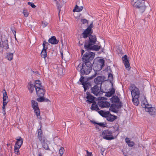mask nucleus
I'll return each mask as SVG.
<instances>
[{
	"mask_svg": "<svg viewBox=\"0 0 156 156\" xmlns=\"http://www.w3.org/2000/svg\"><path fill=\"white\" fill-rule=\"evenodd\" d=\"M48 23L45 21H43L42 22V25L43 27H46L48 25Z\"/></svg>",
	"mask_w": 156,
	"mask_h": 156,
	"instance_id": "c03bdc74",
	"label": "nucleus"
},
{
	"mask_svg": "<svg viewBox=\"0 0 156 156\" xmlns=\"http://www.w3.org/2000/svg\"><path fill=\"white\" fill-rule=\"evenodd\" d=\"M132 97H139L140 91L139 89L134 85H132L130 87Z\"/></svg>",
	"mask_w": 156,
	"mask_h": 156,
	"instance_id": "6e6552de",
	"label": "nucleus"
},
{
	"mask_svg": "<svg viewBox=\"0 0 156 156\" xmlns=\"http://www.w3.org/2000/svg\"><path fill=\"white\" fill-rule=\"evenodd\" d=\"M101 136L106 140H111L114 139L112 132L108 130H104L102 132Z\"/></svg>",
	"mask_w": 156,
	"mask_h": 156,
	"instance_id": "423d86ee",
	"label": "nucleus"
},
{
	"mask_svg": "<svg viewBox=\"0 0 156 156\" xmlns=\"http://www.w3.org/2000/svg\"><path fill=\"white\" fill-rule=\"evenodd\" d=\"M2 46L5 49H7L9 48V45L8 44V41L6 40L2 42Z\"/></svg>",
	"mask_w": 156,
	"mask_h": 156,
	"instance_id": "7c9ffc66",
	"label": "nucleus"
},
{
	"mask_svg": "<svg viewBox=\"0 0 156 156\" xmlns=\"http://www.w3.org/2000/svg\"><path fill=\"white\" fill-rule=\"evenodd\" d=\"M128 146L130 147H132L133 146L134 144V143L133 141H130L128 144Z\"/></svg>",
	"mask_w": 156,
	"mask_h": 156,
	"instance_id": "79ce46f5",
	"label": "nucleus"
},
{
	"mask_svg": "<svg viewBox=\"0 0 156 156\" xmlns=\"http://www.w3.org/2000/svg\"><path fill=\"white\" fill-rule=\"evenodd\" d=\"M32 106L34 111L37 117L39 118L40 117V111L38 106L37 103L34 100L31 101Z\"/></svg>",
	"mask_w": 156,
	"mask_h": 156,
	"instance_id": "1a4fd4ad",
	"label": "nucleus"
},
{
	"mask_svg": "<svg viewBox=\"0 0 156 156\" xmlns=\"http://www.w3.org/2000/svg\"><path fill=\"white\" fill-rule=\"evenodd\" d=\"M87 155L86 156H93L92 153L89 152L88 151H86Z\"/></svg>",
	"mask_w": 156,
	"mask_h": 156,
	"instance_id": "de8ad7c7",
	"label": "nucleus"
},
{
	"mask_svg": "<svg viewBox=\"0 0 156 156\" xmlns=\"http://www.w3.org/2000/svg\"><path fill=\"white\" fill-rule=\"evenodd\" d=\"M108 114V115H107V116H106V118L107 120L109 122H113L117 118V116L112 115L109 112Z\"/></svg>",
	"mask_w": 156,
	"mask_h": 156,
	"instance_id": "dca6fc26",
	"label": "nucleus"
},
{
	"mask_svg": "<svg viewBox=\"0 0 156 156\" xmlns=\"http://www.w3.org/2000/svg\"><path fill=\"white\" fill-rule=\"evenodd\" d=\"M84 77L83 76H81L80 79V81L82 83V84L83 86V87L84 89V90L85 91L87 89L88 86L87 84V83L85 82H83Z\"/></svg>",
	"mask_w": 156,
	"mask_h": 156,
	"instance_id": "4be33fe9",
	"label": "nucleus"
},
{
	"mask_svg": "<svg viewBox=\"0 0 156 156\" xmlns=\"http://www.w3.org/2000/svg\"><path fill=\"white\" fill-rule=\"evenodd\" d=\"M34 86L31 82H30L28 85V88L30 93H32L34 90Z\"/></svg>",
	"mask_w": 156,
	"mask_h": 156,
	"instance_id": "5701e85b",
	"label": "nucleus"
},
{
	"mask_svg": "<svg viewBox=\"0 0 156 156\" xmlns=\"http://www.w3.org/2000/svg\"><path fill=\"white\" fill-rule=\"evenodd\" d=\"M7 104L3 103L2 106V113L4 115H5L6 113L5 112V106H6Z\"/></svg>",
	"mask_w": 156,
	"mask_h": 156,
	"instance_id": "4c0bfd02",
	"label": "nucleus"
},
{
	"mask_svg": "<svg viewBox=\"0 0 156 156\" xmlns=\"http://www.w3.org/2000/svg\"><path fill=\"white\" fill-rule=\"evenodd\" d=\"M131 4L134 8L138 9L139 11L143 13L145 11L148 3L144 0H131Z\"/></svg>",
	"mask_w": 156,
	"mask_h": 156,
	"instance_id": "f03ea898",
	"label": "nucleus"
},
{
	"mask_svg": "<svg viewBox=\"0 0 156 156\" xmlns=\"http://www.w3.org/2000/svg\"><path fill=\"white\" fill-rule=\"evenodd\" d=\"M86 94L87 96L86 98L87 99L86 101V102L90 104L95 102L94 101V97L92 96L89 92H87Z\"/></svg>",
	"mask_w": 156,
	"mask_h": 156,
	"instance_id": "4468645a",
	"label": "nucleus"
},
{
	"mask_svg": "<svg viewBox=\"0 0 156 156\" xmlns=\"http://www.w3.org/2000/svg\"><path fill=\"white\" fill-rule=\"evenodd\" d=\"M81 22L83 24H85L86 23H88V20L85 19H82L81 20Z\"/></svg>",
	"mask_w": 156,
	"mask_h": 156,
	"instance_id": "a18cd8bd",
	"label": "nucleus"
},
{
	"mask_svg": "<svg viewBox=\"0 0 156 156\" xmlns=\"http://www.w3.org/2000/svg\"><path fill=\"white\" fill-rule=\"evenodd\" d=\"M96 76V74H95L94 75H93V76H92L90 77V79H92L93 78H94Z\"/></svg>",
	"mask_w": 156,
	"mask_h": 156,
	"instance_id": "603ef678",
	"label": "nucleus"
},
{
	"mask_svg": "<svg viewBox=\"0 0 156 156\" xmlns=\"http://www.w3.org/2000/svg\"><path fill=\"white\" fill-rule=\"evenodd\" d=\"M120 101V99L118 97L116 96H113L110 99V101L113 103H118Z\"/></svg>",
	"mask_w": 156,
	"mask_h": 156,
	"instance_id": "aec40b11",
	"label": "nucleus"
},
{
	"mask_svg": "<svg viewBox=\"0 0 156 156\" xmlns=\"http://www.w3.org/2000/svg\"><path fill=\"white\" fill-rule=\"evenodd\" d=\"M93 27V23L92 22L82 33L83 37L84 38L87 37H89V40L86 41L85 43L84 47L86 49L91 47V46L94 44L97 41L96 36L91 34L92 33V28Z\"/></svg>",
	"mask_w": 156,
	"mask_h": 156,
	"instance_id": "f257e3e1",
	"label": "nucleus"
},
{
	"mask_svg": "<svg viewBox=\"0 0 156 156\" xmlns=\"http://www.w3.org/2000/svg\"><path fill=\"white\" fill-rule=\"evenodd\" d=\"M115 89L114 88H112L110 91L106 93L105 96L107 97H111L115 93Z\"/></svg>",
	"mask_w": 156,
	"mask_h": 156,
	"instance_id": "bb28decb",
	"label": "nucleus"
},
{
	"mask_svg": "<svg viewBox=\"0 0 156 156\" xmlns=\"http://www.w3.org/2000/svg\"><path fill=\"white\" fill-rule=\"evenodd\" d=\"M92 110H95L97 112L99 110V109L97 105L96 104L95 102L92 103V105L91 107Z\"/></svg>",
	"mask_w": 156,
	"mask_h": 156,
	"instance_id": "393cba45",
	"label": "nucleus"
},
{
	"mask_svg": "<svg viewBox=\"0 0 156 156\" xmlns=\"http://www.w3.org/2000/svg\"><path fill=\"white\" fill-rule=\"evenodd\" d=\"M142 107L144 108L146 112H148L151 115L154 116L156 114V109L149 104L145 98L141 102Z\"/></svg>",
	"mask_w": 156,
	"mask_h": 156,
	"instance_id": "7ed1b4c3",
	"label": "nucleus"
},
{
	"mask_svg": "<svg viewBox=\"0 0 156 156\" xmlns=\"http://www.w3.org/2000/svg\"><path fill=\"white\" fill-rule=\"evenodd\" d=\"M3 103L7 104L8 102V98L5 90H3Z\"/></svg>",
	"mask_w": 156,
	"mask_h": 156,
	"instance_id": "f3484780",
	"label": "nucleus"
},
{
	"mask_svg": "<svg viewBox=\"0 0 156 156\" xmlns=\"http://www.w3.org/2000/svg\"><path fill=\"white\" fill-rule=\"evenodd\" d=\"M34 88L35 89L37 96H44L45 93V90L41 85V82L39 80L35 81Z\"/></svg>",
	"mask_w": 156,
	"mask_h": 156,
	"instance_id": "20e7f679",
	"label": "nucleus"
},
{
	"mask_svg": "<svg viewBox=\"0 0 156 156\" xmlns=\"http://www.w3.org/2000/svg\"><path fill=\"white\" fill-rule=\"evenodd\" d=\"M23 14L25 17H27L28 16V12L26 10H23Z\"/></svg>",
	"mask_w": 156,
	"mask_h": 156,
	"instance_id": "37998d69",
	"label": "nucleus"
},
{
	"mask_svg": "<svg viewBox=\"0 0 156 156\" xmlns=\"http://www.w3.org/2000/svg\"><path fill=\"white\" fill-rule=\"evenodd\" d=\"M132 100L134 104L136 105H138L139 104V101L138 99L139 97H132Z\"/></svg>",
	"mask_w": 156,
	"mask_h": 156,
	"instance_id": "c85d7f7f",
	"label": "nucleus"
},
{
	"mask_svg": "<svg viewBox=\"0 0 156 156\" xmlns=\"http://www.w3.org/2000/svg\"><path fill=\"white\" fill-rule=\"evenodd\" d=\"M94 53L91 52H87L83 55L82 58L84 62H89L92 60L94 57Z\"/></svg>",
	"mask_w": 156,
	"mask_h": 156,
	"instance_id": "0eeeda50",
	"label": "nucleus"
},
{
	"mask_svg": "<svg viewBox=\"0 0 156 156\" xmlns=\"http://www.w3.org/2000/svg\"><path fill=\"white\" fill-rule=\"evenodd\" d=\"M126 142L128 144L130 141V140L129 138L126 137L125 139Z\"/></svg>",
	"mask_w": 156,
	"mask_h": 156,
	"instance_id": "09e8293b",
	"label": "nucleus"
},
{
	"mask_svg": "<svg viewBox=\"0 0 156 156\" xmlns=\"http://www.w3.org/2000/svg\"><path fill=\"white\" fill-rule=\"evenodd\" d=\"M28 5L30 6H31L33 8H34L35 7V5L34 4L33 2H29L28 3Z\"/></svg>",
	"mask_w": 156,
	"mask_h": 156,
	"instance_id": "49530a36",
	"label": "nucleus"
},
{
	"mask_svg": "<svg viewBox=\"0 0 156 156\" xmlns=\"http://www.w3.org/2000/svg\"><path fill=\"white\" fill-rule=\"evenodd\" d=\"M83 7L82 6H78L77 5H76L75 8L73 10L74 12H80L83 9Z\"/></svg>",
	"mask_w": 156,
	"mask_h": 156,
	"instance_id": "a878e982",
	"label": "nucleus"
},
{
	"mask_svg": "<svg viewBox=\"0 0 156 156\" xmlns=\"http://www.w3.org/2000/svg\"><path fill=\"white\" fill-rule=\"evenodd\" d=\"M92 123L93 124H97L99 126L101 127H104L105 126V124L104 122L97 123L95 122L94 121Z\"/></svg>",
	"mask_w": 156,
	"mask_h": 156,
	"instance_id": "f704fd0d",
	"label": "nucleus"
},
{
	"mask_svg": "<svg viewBox=\"0 0 156 156\" xmlns=\"http://www.w3.org/2000/svg\"><path fill=\"white\" fill-rule=\"evenodd\" d=\"M55 0V1H56V0Z\"/></svg>",
	"mask_w": 156,
	"mask_h": 156,
	"instance_id": "bf43d9fd",
	"label": "nucleus"
},
{
	"mask_svg": "<svg viewBox=\"0 0 156 156\" xmlns=\"http://www.w3.org/2000/svg\"><path fill=\"white\" fill-rule=\"evenodd\" d=\"M20 146L17 145V144L15 145L14 146V152L16 153L17 154L18 152H19V149L20 148Z\"/></svg>",
	"mask_w": 156,
	"mask_h": 156,
	"instance_id": "72a5a7b5",
	"label": "nucleus"
},
{
	"mask_svg": "<svg viewBox=\"0 0 156 156\" xmlns=\"http://www.w3.org/2000/svg\"><path fill=\"white\" fill-rule=\"evenodd\" d=\"M13 53H8L6 58L9 60L11 61L13 58Z\"/></svg>",
	"mask_w": 156,
	"mask_h": 156,
	"instance_id": "2f4dec72",
	"label": "nucleus"
},
{
	"mask_svg": "<svg viewBox=\"0 0 156 156\" xmlns=\"http://www.w3.org/2000/svg\"><path fill=\"white\" fill-rule=\"evenodd\" d=\"M62 5H60L59 4H58V2L57 3V9L59 10V14L60 13V12L61 11L60 9L62 7Z\"/></svg>",
	"mask_w": 156,
	"mask_h": 156,
	"instance_id": "a19ab883",
	"label": "nucleus"
},
{
	"mask_svg": "<svg viewBox=\"0 0 156 156\" xmlns=\"http://www.w3.org/2000/svg\"><path fill=\"white\" fill-rule=\"evenodd\" d=\"M91 92L94 95L98 96L100 93L101 88L97 85H95L91 88Z\"/></svg>",
	"mask_w": 156,
	"mask_h": 156,
	"instance_id": "9b49d317",
	"label": "nucleus"
},
{
	"mask_svg": "<svg viewBox=\"0 0 156 156\" xmlns=\"http://www.w3.org/2000/svg\"><path fill=\"white\" fill-rule=\"evenodd\" d=\"M122 105V103L121 102L119 105L112 104L110 107L109 110L112 112H116L117 109L121 108Z\"/></svg>",
	"mask_w": 156,
	"mask_h": 156,
	"instance_id": "f8f14e48",
	"label": "nucleus"
},
{
	"mask_svg": "<svg viewBox=\"0 0 156 156\" xmlns=\"http://www.w3.org/2000/svg\"><path fill=\"white\" fill-rule=\"evenodd\" d=\"M108 77L109 78H110L111 79H112L113 78V76L111 73H109L108 75Z\"/></svg>",
	"mask_w": 156,
	"mask_h": 156,
	"instance_id": "8fccbe9b",
	"label": "nucleus"
},
{
	"mask_svg": "<svg viewBox=\"0 0 156 156\" xmlns=\"http://www.w3.org/2000/svg\"><path fill=\"white\" fill-rule=\"evenodd\" d=\"M84 50H82L81 51L82 55L83 53L84 52Z\"/></svg>",
	"mask_w": 156,
	"mask_h": 156,
	"instance_id": "5fc2aeb1",
	"label": "nucleus"
},
{
	"mask_svg": "<svg viewBox=\"0 0 156 156\" xmlns=\"http://www.w3.org/2000/svg\"><path fill=\"white\" fill-rule=\"evenodd\" d=\"M122 59L123 62L124 63L126 68L128 70H129L130 67L129 63V60L128 59L127 55H125L122 57Z\"/></svg>",
	"mask_w": 156,
	"mask_h": 156,
	"instance_id": "9d476101",
	"label": "nucleus"
},
{
	"mask_svg": "<svg viewBox=\"0 0 156 156\" xmlns=\"http://www.w3.org/2000/svg\"><path fill=\"white\" fill-rule=\"evenodd\" d=\"M98 112L102 117L106 118L107 115H108V113L109 112H105L103 110H101L100 111L99 110Z\"/></svg>",
	"mask_w": 156,
	"mask_h": 156,
	"instance_id": "b1692460",
	"label": "nucleus"
},
{
	"mask_svg": "<svg viewBox=\"0 0 156 156\" xmlns=\"http://www.w3.org/2000/svg\"><path fill=\"white\" fill-rule=\"evenodd\" d=\"M3 48H4L2 46H0V52H3Z\"/></svg>",
	"mask_w": 156,
	"mask_h": 156,
	"instance_id": "3c124183",
	"label": "nucleus"
},
{
	"mask_svg": "<svg viewBox=\"0 0 156 156\" xmlns=\"http://www.w3.org/2000/svg\"><path fill=\"white\" fill-rule=\"evenodd\" d=\"M102 80L103 79L102 76H98L94 79V82L97 84H101Z\"/></svg>",
	"mask_w": 156,
	"mask_h": 156,
	"instance_id": "412c9836",
	"label": "nucleus"
},
{
	"mask_svg": "<svg viewBox=\"0 0 156 156\" xmlns=\"http://www.w3.org/2000/svg\"><path fill=\"white\" fill-rule=\"evenodd\" d=\"M64 149L63 147H61L59 149V153L60 156H62L64 152Z\"/></svg>",
	"mask_w": 156,
	"mask_h": 156,
	"instance_id": "58836bf2",
	"label": "nucleus"
},
{
	"mask_svg": "<svg viewBox=\"0 0 156 156\" xmlns=\"http://www.w3.org/2000/svg\"><path fill=\"white\" fill-rule=\"evenodd\" d=\"M48 42L53 44H56L58 43L59 41L56 39L55 36H52L48 40Z\"/></svg>",
	"mask_w": 156,
	"mask_h": 156,
	"instance_id": "a211bd4d",
	"label": "nucleus"
},
{
	"mask_svg": "<svg viewBox=\"0 0 156 156\" xmlns=\"http://www.w3.org/2000/svg\"><path fill=\"white\" fill-rule=\"evenodd\" d=\"M105 62L104 60L103 59H101L99 61L100 65V66L101 69L104 65Z\"/></svg>",
	"mask_w": 156,
	"mask_h": 156,
	"instance_id": "c9c22d12",
	"label": "nucleus"
},
{
	"mask_svg": "<svg viewBox=\"0 0 156 156\" xmlns=\"http://www.w3.org/2000/svg\"><path fill=\"white\" fill-rule=\"evenodd\" d=\"M40 97L37 99V100L39 102H42L44 101V96H38Z\"/></svg>",
	"mask_w": 156,
	"mask_h": 156,
	"instance_id": "e433bc0d",
	"label": "nucleus"
},
{
	"mask_svg": "<svg viewBox=\"0 0 156 156\" xmlns=\"http://www.w3.org/2000/svg\"><path fill=\"white\" fill-rule=\"evenodd\" d=\"M96 128H98V126H96Z\"/></svg>",
	"mask_w": 156,
	"mask_h": 156,
	"instance_id": "13d9d810",
	"label": "nucleus"
},
{
	"mask_svg": "<svg viewBox=\"0 0 156 156\" xmlns=\"http://www.w3.org/2000/svg\"><path fill=\"white\" fill-rule=\"evenodd\" d=\"M38 156H42V155H41V154H39Z\"/></svg>",
	"mask_w": 156,
	"mask_h": 156,
	"instance_id": "4d7b16f0",
	"label": "nucleus"
},
{
	"mask_svg": "<svg viewBox=\"0 0 156 156\" xmlns=\"http://www.w3.org/2000/svg\"><path fill=\"white\" fill-rule=\"evenodd\" d=\"M84 62L80 70L81 73L83 74L87 75L90 72L92 69L91 64L90 62Z\"/></svg>",
	"mask_w": 156,
	"mask_h": 156,
	"instance_id": "39448f33",
	"label": "nucleus"
},
{
	"mask_svg": "<svg viewBox=\"0 0 156 156\" xmlns=\"http://www.w3.org/2000/svg\"><path fill=\"white\" fill-rule=\"evenodd\" d=\"M45 142V141L44 142H42V143H41L42 144L43 147L45 150H49L50 149L49 148L48 144Z\"/></svg>",
	"mask_w": 156,
	"mask_h": 156,
	"instance_id": "473e14b6",
	"label": "nucleus"
},
{
	"mask_svg": "<svg viewBox=\"0 0 156 156\" xmlns=\"http://www.w3.org/2000/svg\"><path fill=\"white\" fill-rule=\"evenodd\" d=\"M49 45V44L48 42H46L45 41L43 42L42 45L43 48L47 49L48 45Z\"/></svg>",
	"mask_w": 156,
	"mask_h": 156,
	"instance_id": "ea45409f",
	"label": "nucleus"
},
{
	"mask_svg": "<svg viewBox=\"0 0 156 156\" xmlns=\"http://www.w3.org/2000/svg\"><path fill=\"white\" fill-rule=\"evenodd\" d=\"M98 105L101 108H108L110 104L107 101H101L98 103Z\"/></svg>",
	"mask_w": 156,
	"mask_h": 156,
	"instance_id": "2eb2a0df",
	"label": "nucleus"
},
{
	"mask_svg": "<svg viewBox=\"0 0 156 156\" xmlns=\"http://www.w3.org/2000/svg\"><path fill=\"white\" fill-rule=\"evenodd\" d=\"M37 137L41 143L45 141L44 137L43 136L41 128H40L37 130Z\"/></svg>",
	"mask_w": 156,
	"mask_h": 156,
	"instance_id": "ddd939ff",
	"label": "nucleus"
},
{
	"mask_svg": "<svg viewBox=\"0 0 156 156\" xmlns=\"http://www.w3.org/2000/svg\"><path fill=\"white\" fill-rule=\"evenodd\" d=\"M101 45L100 44H99L98 45H92L91 46V47L90 48H88L86 49L87 50H94L95 51H98L99 49L101 48Z\"/></svg>",
	"mask_w": 156,
	"mask_h": 156,
	"instance_id": "6ab92c4d",
	"label": "nucleus"
},
{
	"mask_svg": "<svg viewBox=\"0 0 156 156\" xmlns=\"http://www.w3.org/2000/svg\"><path fill=\"white\" fill-rule=\"evenodd\" d=\"M60 53H61V56L62 58H63V52H62L61 51H60Z\"/></svg>",
	"mask_w": 156,
	"mask_h": 156,
	"instance_id": "864d4df0",
	"label": "nucleus"
},
{
	"mask_svg": "<svg viewBox=\"0 0 156 156\" xmlns=\"http://www.w3.org/2000/svg\"><path fill=\"white\" fill-rule=\"evenodd\" d=\"M46 50V49L43 48L41 54V57L44 58H45L47 56Z\"/></svg>",
	"mask_w": 156,
	"mask_h": 156,
	"instance_id": "cd10ccee",
	"label": "nucleus"
},
{
	"mask_svg": "<svg viewBox=\"0 0 156 156\" xmlns=\"http://www.w3.org/2000/svg\"><path fill=\"white\" fill-rule=\"evenodd\" d=\"M49 101V100H48V99H46L45 100V101Z\"/></svg>",
	"mask_w": 156,
	"mask_h": 156,
	"instance_id": "6e6d98bb",
	"label": "nucleus"
},
{
	"mask_svg": "<svg viewBox=\"0 0 156 156\" xmlns=\"http://www.w3.org/2000/svg\"><path fill=\"white\" fill-rule=\"evenodd\" d=\"M16 140L17 141L16 142L15 144L18 145L21 147L23 143L22 138L21 137H20L19 139H17Z\"/></svg>",
	"mask_w": 156,
	"mask_h": 156,
	"instance_id": "c756f323",
	"label": "nucleus"
}]
</instances>
